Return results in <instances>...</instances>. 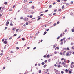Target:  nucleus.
<instances>
[{"label": "nucleus", "mask_w": 74, "mask_h": 74, "mask_svg": "<svg viewBox=\"0 0 74 74\" xmlns=\"http://www.w3.org/2000/svg\"><path fill=\"white\" fill-rule=\"evenodd\" d=\"M72 32H74V29H72Z\"/></svg>", "instance_id": "nucleus-23"}, {"label": "nucleus", "mask_w": 74, "mask_h": 74, "mask_svg": "<svg viewBox=\"0 0 74 74\" xmlns=\"http://www.w3.org/2000/svg\"><path fill=\"white\" fill-rule=\"evenodd\" d=\"M61 41H62V42H63V39H61L60 40Z\"/></svg>", "instance_id": "nucleus-39"}, {"label": "nucleus", "mask_w": 74, "mask_h": 74, "mask_svg": "<svg viewBox=\"0 0 74 74\" xmlns=\"http://www.w3.org/2000/svg\"><path fill=\"white\" fill-rule=\"evenodd\" d=\"M44 64H45V63H44V62H43L41 63V64L42 65H44Z\"/></svg>", "instance_id": "nucleus-8"}, {"label": "nucleus", "mask_w": 74, "mask_h": 74, "mask_svg": "<svg viewBox=\"0 0 74 74\" xmlns=\"http://www.w3.org/2000/svg\"><path fill=\"white\" fill-rule=\"evenodd\" d=\"M63 42H62L60 44H61V45H63Z\"/></svg>", "instance_id": "nucleus-50"}, {"label": "nucleus", "mask_w": 74, "mask_h": 74, "mask_svg": "<svg viewBox=\"0 0 74 74\" xmlns=\"http://www.w3.org/2000/svg\"><path fill=\"white\" fill-rule=\"evenodd\" d=\"M59 21H58L57 23V24H59Z\"/></svg>", "instance_id": "nucleus-56"}, {"label": "nucleus", "mask_w": 74, "mask_h": 74, "mask_svg": "<svg viewBox=\"0 0 74 74\" xmlns=\"http://www.w3.org/2000/svg\"><path fill=\"white\" fill-rule=\"evenodd\" d=\"M57 46V44H55L53 46V48H55Z\"/></svg>", "instance_id": "nucleus-4"}, {"label": "nucleus", "mask_w": 74, "mask_h": 74, "mask_svg": "<svg viewBox=\"0 0 74 74\" xmlns=\"http://www.w3.org/2000/svg\"><path fill=\"white\" fill-rule=\"evenodd\" d=\"M53 5H54V4H56V2H55L53 3Z\"/></svg>", "instance_id": "nucleus-42"}, {"label": "nucleus", "mask_w": 74, "mask_h": 74, "mask_svg": "<svg viewBox=\"0 0 74 74\" xmlns=\"http://www.w3.org/2000/svg\"><path fill=\"white\" fill-rule=\"evenodd\" d=\"M63 66L64 67H68V66L67 65H64V64L63 65Z\"/></svg>", "instance_id": "nucleus-3"}, {"label": "nucleus", "mask_w": 74, "mask_h": 74, "mask_svg": "<svg viewBox=\"0 0 74 74\" xmlns=\"http://www.w3.org/2000/svg\"><path fill=\"white\" fill-rule=\"evenodd\" d=\"M44 15V14H41V15H40V16H42Z\"/></svg>", "instance_id": "nucleus-17"}, {"label": "nucleus", "mask_w": 74, "mask_h": 74, "mask_svg": "<svg viewBox=\"0 0 74 74\" xmlns=\"http://www.w3.org/2000/svg\"><path fill=\"white\" fill-rule=\"evenodd\" d=\"M62 64H64V65H66V63H65L64 62H62Z\"/></svg>", "instance_id": "nucleus-13"}, {"label": "nucleus", "mask_w": 74, "mask_h": 74, "mask_svg": "<svg viewBox=\"0 0 74 74\" xmlns=\"http://www.w3.org/2000/svg\"><path fill=\"white\" fill-rule=\"evenodd\" d=\"M15 28H14L13 29V30H14V31H15Z\"/></svg>", "instance_id": "nucleus-40"}, {"label": "nucleus", "mask_w": 74, "mask_h": 74, "mask_svg": "<svg viewBox=\"0 0 74 74\" xmlns=\"http://www.w3.org/2000/svg\"><path fill=\"white\" fill-rule=\"evenodd\" d=\"M71 4H73V1L71 2Z\"/></svg>", "instance_id": "nucleus-58"}, {"label": "nucleus", "mask_w": 74, "mask_h": 74, "mask_svg": "<svg viewBox=\"0 0 74 74\" xmlns=\"http://www.w3.org/2000/svg\"><path fill=\"white\" fill-rule=\"evenodd\" d=\"M64 60V58H62L61 59V60Z\"/></svg>", "instance_id": "nucleus-59"}, {"label": "nucleus", "mask_w": 74, "mask_h": 74, "mask_svg": "<svg viewBox=\"0 0 74 74\" xmlns=\"http://www.w3.org/2000/svg\"><path fill=\"white\" fill-rule=\"evenodd\" d=\"M24 21H28L29 19H28V18H25L23 19Z\"/></svg>", "instance_id": "nucleus-1"}, {"label": "nucleus", "mask_w": 74, "mask_h": 74, "mask_svg": "<svg viewBox=\"0 0 74 74\" xmlns=\"http://www.w3.org/2000/svg\"><path fill=\"white\" fill-rule=\"evenodd\" d=\"M60 65H57V67H60Z\"/></svg>", "instance_id": "nucleus-28"}, {"label": "nucleus", "mask_w": 74, "mask_h": 74, "mask_svg": "<svg viewBox=\"0 0 74 74\" xmlns=\"http://www.w3.org/2000/svg\"><path fill=\"white\" fill-rule=\"evenodd\" d=\"M58 53V52H57L56 51H55L54 52V53L55 54H57V53Z\"/></svg>", "instance_id": "nucleus-54"}, {"label": "nucleus", "mask_w": 74, "mask_h": 74, "mask_svg": "<svg viewBox=\"0 0 74 74\" xmlns=\"http://www.w3.org/2000/svg\"><path fill=\"white\" fill-rule=\"evenodd\" d=\"M27 1V0H24V3H26Z\"/></svg>", "instance_id": "nucleus-53"}, {"label": "nucleus", "mask_w": 74, "mask_h": 74, "mask_svg": "<svg viewBox=\"0 0 74 74\" xmlns=\"http://www.w3.org/2000/svg\"><path fill=\"white\" fill-rule=\"evenodd\" d=\"M47 66V65H45L43 66V67L44 68H45L46 67V66Z\"/></svg>", "instance_id": "nucleus-15"}, {"label": "nucleus", "mask_w": 74, "mask_h": 74, "mask_svg": "<svg viewBox=\"0 0 74 74\" xmlns=\"http://www.w3.org/2000/svg\"><path fill=\"white\" fill-rule=\"evenodd\" d=\"M72 49H73V50H74V47L73 46L72 47Z\"/></svg>", "instance_id": "nucleus-35"}, {"label": "nucleus", "mask_w": 74, "mask_h": 74, "mask_svg": "<svg viewBox=\"0 0 74 74\" xmlns=\"http://www.w3.org/2000/svg\"><path fill=\"white\" fill-rule=\"evenodd\" d=\"M39 72L40 74H41V70H40L39 71Z\"/></svg>", "instance_id": "nucleus-14"}, {"label": "nucleus", "mask_w": 74, "mask_h": 74, "mask_svg": "<svg viewBox=\"0 0 74 74\" xmlns=\"http://www.w3.org/2000/svg\"><path fill=\"white\" fill-rule=\"evenodd\" d=\"M44 62H45V63H46L47 62V60H45Z\"/></svg>", "instance_id": "nucleus-20"}, {"label": "nucleus", "mask_w": 74, "mask_h": 74, "mask_svg": "<svg viewBox=\"0 0 74 74\" xmlns=\"http://www.w3.org/2000/svg\"><path fill=\"white\" fill-rule=\"evenodd\" d=\"M61 73L62 74H63V73H64V72H63V71H62L61 72Z\"/></svg>", "instance_id": "nucleus-19"}, {"label": "nucleus", "mask_w": 74, "mask_h": 74, "mask_svg": "<svg viewBox=\"0 0 74 74\" xmlns=\"http://www.w3.org/2000/svg\"><path fill=\"white\" fill-rule=\"evenodd\" d=\"M36 47H34L33 48V49L34 50V49H36Z\"/></svg>", "instance_id": "nucleus-52"}, {"label": "nucleus", "mask_w": 74, "mask_h": 74, "mask_svg": "<svg viewBox=\"0 0 74 74\" xmlns=\"http://www.w3.org/2000/svg\"><path fill=\"white\" fill-rule=\"evenodd\" d=\"M66 56H69V53H68L66 54Z\"/></svg>", "instance_id": "nucleus-25"}, {"label": "nucleus", "mask_w": 74, "mask_h": 74, "mask_svg": "<svg viewBox=\"0 0 74 74\" xmlns=\"http://www.w3.org/2000/svg\"><path fill=\"white\" fill-rule=\"evenodd\" d=\"M60 1V0H58L57 1V2H58L59 3Z\"/></svg>", "instance_id": "nucleus-32"}, {"label": "nucleus", "mask_w": 74, "mask_h": 74, "mask_svg": "<svg viewBox=\"0 0 74 74\" xmlns=\"http://www.w3.org/2000/svg\"><path fill=\"white\" fill-rule=\"evenodd\" d=\"M56 13H53V15H56Z\"/></svg>", "instance_id": "nucleus-47"}, {"label": "nucleus", "mask_w": 74, "mask_h": 74, "mask_svg": "<svg viewBox=\"0 0 74 74\" xmlns=\"http://www.w3.org/2000/svg\"><path fill=\"white\" fill-rule=\"evenodd\" d=\"M28 24H29V23H28V22L26 23V25H28Z\"/></svg>", "instance_id": "nucleus-49"}, {"label": "nucleus", "mask_w": 74, "mask_h": 74, "mask_svg": "<svg viewBox=\"0 0 74 74\" xmlns=\"http://www.w3.org/2000/svg\"><path fill=\"white\" fill-rule=\"evenodd\" d=\"M60 38V36H58V37H57V39L58 40V39H59Z\"/></svg>", "instance_id": "nucleus-30"}, {"label": "nucleus", "mask_w": 74, "mask_h": 74, "mask_svg": "<svg viewBox=\"0 0 74 74\" xmlns=\"http://www.w3.org/2000/svg\"><path fill=\"white\" fill-rule=\"evenodd\" d=\"M65 71H66V72H68V71H69V70H67V69H66Z\"/></svg>", "instance_id": "nucleus-26"}, {"label": "nucleus", "mask_w": 74, "mask_h": 74, "mask_svg": "<svg viewBox=\"0 0 74 74\" xmlns=\"http://www.w3.org/2000/svg\"><path fill=\"white\" fill-rule=\"evenodd\" d=\"M20 19H23V17H21L20 18Z\"/></svg>", "instance_id": "nucleus-18"}, {"label": "nucleus", "mask_w": 74, "mask_h": 74, "mask_svg": "<svg viewBox=\"0 0 74 74\" xmlns=\"http://www.w3.org/2000/svg\"><path fill=\"white\" fill-rule=\"evenodd\" d=\"M46 33H47V32H44L43 34V35H45Z\"/></svg>", "instance_id": "nucleus-12"}, {"label": "nucleus", "mask_w": 74, "mask_h": 74, "mask_svg": "<svg viewBox=\"0 0 74 74\" xmlns=\"http://www.w3.org/2000/svg\"><path fill=\"white\" fill-rule=\"evenodd\" d=\"M13 36H17V34H14Z\"/></svg>", "instance_id": "nucleus-44"}, {"label": "nucleus", "mask_w": 74, "mask_h": 74, "mask_svg": "<svg viewBox=\"0 0 74 74\" xmlns=\"http://www.w3.org/2000/svg\"><path fill=\"white\" fill-rule=\"evenodd\" d=\"M63 35H62V34L60 35V37H63Z\"/></svg>", "instance_id": "nucleus-34"}, {"label": "nucleus", "mask_w": 74, "mask_h": 74, "mask_svg": "<svg viewBox=\"0 0 74 74\" xmlns=\"http://www.w3.org/2000/svg\"><path fill=\"white\" fill-rule=\"evenodd\" d=\"M67 50H68V51H69V50H70V49H69V48L67 47Z\"/></svg>", "instance_id": "nucleus-24"}, {"label": "nucleus", "mask_w": 74, "mask_h": 74, "mask_svg": "<svg viewBox=\"0 0 74 74\" xmlns=\"http://www.w3.org/2000/svg\"><path fill=\"white\" fill-rule=\"evenodd\" d=\"M64 8V5H63L62 7V9H63Z\"/></svg>", "instance_id": "nucleus-7"}, {"label": "nucleus", "mask_w": 74, "mask_h": 74, "mask_svg": "<svg viewBox=\"0 0 74 74\" xmlns=\"http://www.w3.org/2000/svg\"><path fill=\"white\" fill-rule=\"evenodd\" d=\"M70 14L71 15H73V14L72 13H71Z\"/></svg>", "instance_id": "nucleus-27"}, {"label": "nucleus", "mask_w": 74, "mask_h": 74, "mask_svg": "<svg viewBox=\"0 0 74 74\" xmlns=\"http://www.w3.org/2000/svg\"><path fill=\"white\" fill-rule=\"evenodd\" d=\"M4 43L5 44H7V42L6 41H5L4 42Z\"/></svg>", "instance_id": "nucleus-5"}, {"label": "nucleus", "mask_w": 74, "mask_h": 74, "mask_svg": "<svg viewBox=\"0 0 74 74\" xmlns=\"http://www.w3.org/2000/svg\"><path fill=\"white\" fill-rule=\"evenodd\" d=\"M47 57H48V58H49L50 57V56L49 54H48L47 56Z\"/></svg>", "instance_id": "nucleus-36"}, {"label": "nucleus", "mask_w": 74, "mask_h": 74, "mask_svg": "<svg viewBox=\"0 0 74 74\" xmlns=\"http://www.w3.org/2000/svg\"><path fill=\"white\" fill-rule=\"evenodd\" d=\"M31 8L32 9H34V6H32Z\"/></svg>", "instance_id": "nucleus-10"}, {"label": "nucleus", "mask_w": 74, "mask_h": 74, "mask_svg": "<svg viewBox=\"0 0 74 74\" xmlns=\"http://www.w3.org/2000/svg\"><path fill=\"white\" fill-rule=\"evenodd\" d=\"M67 29H66L65 30L64 32L66 33L67 32Z\"/></svg>", "instance_id": "nucleus-46"}, {"label": "nucleus", "mask_w": 74, "mask_h": 74, "mask_svg": "<svg viewBox=\"0 0 74 74\" xmlns=\"http://www.w3.org/2000/svg\"><path fill=\"white\" fill-rule=\"evenodd\" d=\"M2 41H4V39H3L2 40Z\"/></svg>", "instance_id": "nucleus-60"}, {"label": "nucleus", "mask_w": 74, "mask_h": 74, "mask_svg": "<svg viewBox=\"0 0 74 74\" xmlns=\"http://www.w3.org/2000/svg\"><path fill=\"white\" fill-rule=\"evenodd\" d=\"M29 18H33V16L31 15L29 16Z\"/></svg>", "instance_id": "nucleus-9"}, {"label": "nucleus", "mask_w": 74, "mask_h": 74, "mask_svg": "<svg viewBox=\"0 0 74 74\" xmlns=\"http://www.w3.org/2000/svg\"><path fill=\"white\" fill-rule=\"evenodd\" d=\"M12 37H11L9 38V40H11V39H12Z\"/></svg>", "instance_id": "nucleus-33"}, {"label": "nucleus", "mask_w": 74, "mask_h": 74, "mask_svg": "<svg viewBox=\"0 0 74 74\" xmlns=\"http://www.w3.org/2000/svg\"><path fill=\"white\" fill-rule=\"evenodd\" d=\"M48 10H45V12H48Z\"/></svg>", "instance_id": "nucleus-29"}, {"label": "nucleus", "mask_w": 74, "mask_h": 74, "mask_svg": "<svg viewBox=\"0 0 74 74\" xmlns=\"http://www.w3.org/2000/svg\"><path fill=\"white\" fill-rule=\"evenodd\" d=\"M14 25H13V24H12V23H10V26H12Z\"/></svg>", "instance_id": "nucleus-11"}, {"label": "nucleus", "mask_w": 74, "mask_h": 74, "mask_svg": "<svg viewBox=\"0 0 74 74\" xmlns=\"http://www.w3.org/2000/svg\"><path fill=\"white\" fill-rule=\"evenodd\" d=\"M31 14H34V12H33V10H31Z\"/></svg>", "instance_id": "nucleus-6"}, {"label": "nucleus", "mask_w": 74, "mask_h": 74, "mask_svg": "<svg viewBox=\"0 0 74 74\" xmlns=\"http://www.w3.org/2000/svg\"><path fill=\"white\" fill-rule=\"evenodd\" d=\"M56 48H57V49H58V50L59 49V48L58 47H56Z\"/></svg>", "instance_id": "nucleus-61"}, {"label": "nucleus", "mask_w": 74, "mask_h": 74, "mask_svg": "<svg viewBox=\"0 0 74 74\" xmlns=\"http://www.w3.org/2000/svg\"><path fill=\"white\" fill-rule=\"evenodd\" d=\"M19 49V47H16V49H17V50H18V49Z\"/></svg>", "instance_id": "nucleus-41"}, {"label": "nucleus", "mask_w": 74, "mask_h": 74, "mask_svg": "<svg viewBox=\"0 0 74 74\" xmlns=\"http://www.w3.org/2000/svg\"><path fill=\"white\" fill-rule=\"evenodd\" d=\"M66 40H64V44H65L66 43Z\"/></svg>", "instance_id": "nucleus-51"}, {"label": "nucleus", "mask_w": 74, "mask_h": 74, "mask_svg": "<svg viewBox=\"0 0 74 74\" xmlns=\"http://www.w3.org/2000/svg\"><path fill=\"white\" fill-rule=\"evenodd\" d=\"M62 10V9H58V11H60Z\"/></svg>", "instance_id": "nucleus-38"}, {"label": "nucleus", "mask_w": 74, "mask_h": 74, "mask_svg": "<svg viewBox=\"0 0 74 74\" xmlns=\"http://www.w3.org/2000/svg\"><path fill=\"white\" fill-rule=\"evenodd\" d=\"M43 57L44 58H46L47 57V56H46V55H45Z\"/></svg>", "instance_id": "nucleus-37"}, {"label": "nucleus", "mask_w": 74, "mask_h": 74, "mask_svg": "<svg viewBox=\"0 0 74 74\" xmlns=\"http://www.w3.org/2000/svg\"><path fill=\"white\" fill-rule=\"evenodd\" d=\"M22 41H25V39L24 38H23L22 39Z\"/></svg>", "instance_id": "nucleus-31"}, {"label": "nucleus", "mask_w": 74, "mask_h": 74, "mask_svg": "<svg viewBox=\"0 0 74 74\" xmlns=\"http://www.w3.org/2000/svg\"><path fill=\"white\" fill-rule=\"evenodd\" d=\"M74 65L73 64H71V68H74Z\"/></svg>", "instance_id": "nucleus-2"}, {"label": "nucleus", "mask_w": 74, "mask_h": 74, "mask_svg": "<svg viewBox=\"0 0 74 74\" xmlns=\"http://www.w3.org/2000/svg\"><path fill=\"white\" fill-rule=\"evenodd\" d=\"M15 5H14L13 6V8H15Z\"/></svg>", "instance_id": "nucleus-57"}, {"label": "nucleus", "mask_w": 74, "mask_h": 74, "mask_svg": "<svg viewBox=\"0 0 74 74\" xmlns=\"http://www.w3.org/2000/svg\"><path fill=\"white\" fill-rule=\"evenodd\" d=\"M64 62H65L66 63V59H64Z\"/></svg>", "instance_id": "nucleus-55"}, {"label": "nucleus", "mask_w": 74, "mask_h": 74, "mask_svg": "<svg viewBox=\"0 0 74 74\" xmlns=\"http://www.w3.org/2000/svg\"><path fill=\"white\" fill-rule=\"evenodd\" d=\"M7 3H8L7 2H5L4 4H5L6 5L7 4Z\"/></svg>", "instance_id": "nucleus-16"}, {"label": "nucleus", "mask_w": 74, "mask_h": 74, "mask_svg": "<svg viewBox=\"0 0 74 74\" xmlns=\"http://www.w3.org/2000/svg\"><path fill=\"white\" fill-rule=\"evenodd\" d=\"M52 8V6L51 5H50L49 6V8Z\"/></svg>", "instance_id": "nucleus-64"}, {"label": "nucleus", "mask_w": 74, "mask_h": 74, "mask_svg": "<svg viewBox=\"0 0 74 74\" xmlns=\"http://www.w3.org/2000/svg\"><path fill=\"white\" fill-rule=\"evenodd\" d=\"M71 64H74V62H72L71 63Z\"/></svg>", "instance_id": "nucleus-62"}, {"label": "nucleus", "mask_w": 74, "mask_h": 74, "mask_svg": "<svg viewBox=\"0 0 74 74\" xmlns=\"http://www.w3.org/2000/svg\"><path fill=\"white\" fill-rule=\"evenodd\" d=\"M56 26V23H55L53 24V26Z\"/></svg>", "instance_id": "nucleus-21"}, {"label": "nucleus", "mask_w": 74, "mask_h": 74, "mask_svg": "<svg viewBox=\"0 0 74 74\" xmlns=\"http://www.w3.org/2000/svg\"><path fill=\"white\" fill-rule=\"evenodd\" d=\"M54 12H56V11H57V9H55L54 10Z\"/></svg>", "instance_id": "nucleus-48"}, {"label": "nucleus", "mask_w": 74, "mask_h": 74, "mask_svg": "<svg viewBox=\"0 0 74 74\" xmlns=\"http://www.w3.org/2000/svg\"><path fill=\"white\" fill-rule=\"evenodd\" d=\"M45 73H48V72H47V71L46 70H45Z\"/></svg>", "instance_id": "nucleus-45"}, {"label": "nucleus", "mask_w": 74, "mask_h": 74, "mask_svg": "<svg viewBox=\"0 0 74 74\" xmlns=\"http://www.w3.org/2000/svg\"><path fill=\"white\" fill-rule=\"evenodd\" d=\"M41 18V17H40L38 19L37 21H39V20H40V19Z\"/></svg>", "instance_id": "nucleus-22"}, {"label": "nucleus", "mask_w": 74, "mask_h": 74, "mask_svg": "<svg viewBox=\"0 0 74 74\" xmlns=\"http://www.w3.org/2000/svg\"><path fill=\"white\" fill-rule=\"evenodd\" d=\"M6 24L8 25V24H9V22H8V21H7V22H6Z\"/></svg>", "instance_id": "nucleus-43"}, {"label": "nucleus", "mask_w": 74, "mask_h": 74, "mask_svg": "<svg viewBox=\"0 0 74 74\" xmlns=\"http://www.w3.org/2000/svg\"><path fill=\"white\" fill-rule=\"evenodd\" d=\"M49 30V29H46L47 32H48Z\"/></svg>", "instance_id": "nucleus-63"}]
</instances>
